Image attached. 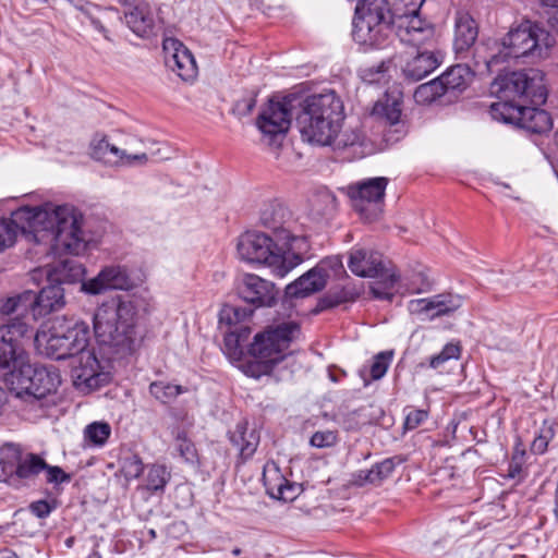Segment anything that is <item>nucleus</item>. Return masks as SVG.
Here are the masks:
<instances>
[{
  "label": "nucleus",
  "mask_w": 558,
  "mask_h": 558,
  "mask_svg": "<svg viewBox=\"0 0 558 558\" xmlns=\"http://www.w3.org/2000/svg\"><path fill=\"white\" fill-rule=\"evenodd\" d=\"M16 384L21 389L17 395L32 407L48 408L54 404L51 397L61 384V376L52 364L28 366L20 371Z\"/></svg>",
  "instance_id": "nucleus-11"
},
{
  "label": "nucleus",
  "mask_w": 558,
  "mask_h": 558,
  "mask_svg": "<svg viewBox=\"0 0 558 558\" xmlns=\"http://www.w3.org/2000/svg\"><path fill=\"white\" fill-rule=\"evenodd\" d=\"M44 274L48 282H57L61 286L63 283H76L82 281L85 268L77 260L66 258L52 267L35 269L32 272V278L36 280Z\"/></svg>",
  "instance_id": "nucleus-21"
},
{
  "label": "nucleus",
  "mask_w": 558,
  "mask_h": 558,
  "mask_svg": "<svg viewBox=\"0 0 558 558\" xmlns=\"http://www.w3.org/2000/svg\"><path fill=\"white\" fill-rule=\"evenodd\" d=\"M166 65L183 81H191L197 74L196 61L192 52L177 38L167 37L162 41Z\"/></svg>",
  "instance_id": "nucleus-18"
},
{
  "label": "nucleus",
  "mask_w": 558,
  "mask_h": 558,
  "mask_svg": "<svg viewBox=\"0 0 558 558\" xmlns=\"http://www.w3.org/2000/svg\"><path fill=\"white\" fill-rule=\"evenodd\" d=\"M402 93L398 87L388 89L381 98H379L372 110V116L384 120L390 126L401 123Z\"/></svg>",
  "instance_id": "nucleus-23"
},
{
  "label": "nucleus",
  "mask_w": 558,
  "mask_h": 558,
  "mask_svg": "<svg viewBox=\"0 0 558 558\" xmlns=\"http://www.w3.org/2000/svg\"><path fill=\"white\" fill-rule=\"evenodd\" d=\"M353 301V295L345 289H339L335 291H329L326 293L318 303L320 310H327L336 307L342 303H347Z\"/></svg>",
  "instance_id": "nucleus-45"
},
{
  "label": "nucleus",
  "mask_w": 558,
  "mask_h": 558,
  "mask_svg": "<svg viewBox=\"0 0 558 558\" xmlns=\"http://www.w3.org/2000/svg\"><path fill=\"white\" fill-rule=\"evenodd\" d=\"M391 359V352H380L377 355H375L373 363L371 365L372 379L378 380L385 376Z\"/></svg>",
  "instance_id": "nucleus-48"
},
{
  "label": "nucleus",
  "mask_w": 558,
  "mask_h": 558,
  "mask_svg": "<svg viewBox=\"0 0 558 558\" xmlns=\"http://www.w3.org/2000/svg\"><path fill=\"white\" fill-rule=\"evenodd\" d=\"M230 332L235 333L236 336H241V342L244 344L248 339L251 328L247 326H240L236 327L234 330H231Z\"/></svg>",
  "instance_id": "nucleus-61"
},
{
  "label": "nucleus",
  "mask_w": 558,
  "mask_h": 558,
  "mask_svg": "<svg viewBox=\"0 0 558 558\" xmlns=\"http://www.w3.org/2000/svg\"><path fill=\"white\" fill-rule=\"evenodd\" d=\"M57 508L54 501H48L46 499L36 500L29 504L28 509L31 513L39 519H46Z\"/></svg>",
  "instance_id": "nucleus-52"
},
{
  "label": "nucleus",
  "mask_w": 558,
  "mask_h": 558,
  "mask_svg": "<svg viewBox=\"0 0 558 558\" xmlns=\"http://www.w3.org/2000/svg\"><path fill=\"white\" fill-rule=\"evenodd\" d=\"M15 242V230L7 221V218H0V253L11 247Z\"/></svg>",
  "instance_id": "nucleus-51"
},
{
  "label": "nucleus",
  "mask_w": 558,
  "mask_h": 558,
  "mask_svg": "<svg viewBox=\"0 0 558 558\" xmlns=\"http://www.w3.org/2000/svg\"><path fill=\"white\" fill-rule=\"evenodd\" d=\"M295 123L304 141L318 145H331L340 131L342 101L335 92L312 95L299 102Z\"/></svg>",
  "instance_id": "nucleus-4"
},
{
  "label": "nucleus",
  "mask_w": 558,
  "mask_h": 558,
  "mask_svg": "<svg viewBox=\"0 0 558 558\" xmlns=\"http://www.w3.org/2000/svg\"><path fill=\"white\" fill-rule=\"evenodd\" d=\"M372 474L369 470H360L352 474L351 483L354 486L362 487L364 485H372Z\"/></svg>",
  "instance_id": "nucleus-55"
},
{
  "label": "nucleus",
  "mask_w": 558,
  "mask_h": 558,
  "mask_svg": "<svg viewBox=\"0 0 558 558\" xmlns=\"http://www.w3.org/2000/svg\"><path fill=\"white\" fill-rule=\"evenodd\" d=\"M32 329L22 318H14L0 328V340L7 341L15 347H23L21 341L31 337Z\"/></svg>",
  "instance_id": "nucleus-33"
},
{
  "label": "nucleus",
  "mask_w": 558,
  "mask_h": 558,
  "mask_svg": "<svg viewBox=\"0 0 558 558\" xmlns=\"http://www.w3.org/2000/svg\"><path fill=\"white\" fill-rule=\"evenodd\" d=\"M462 305L459 295L450 293L437 294L427 299H416L409 302V310L412 314H425L428 318L448 315Z\"/></svg>",
  "instance_id": "nucleus-19"
},
{
  "label": "nucleus",
  "mask_w": 558,
  "mask_h": 558,
  "mask_svg": "<svg viewBox=\"0 0 558 558\" xmlns=\"http://www.w3.org/2000/svg\"><path fill=\"white\" fill-rule=\"evenodd\" d=\"M489 112L494 120L513 124L534 134L547 133L553 128L550 114L536 107L492 104Z\"/></svg>",
  "instance_id": "nucleus-13"
},
{
  "label": "nucleus",
  "mask_w": 558,
  "mask_h": 558,
  "mask_svg": "<svg viewBox=\"0 0 558 558\" xmlns=\"http://www.w3.org/2000/svg\"><path fill=\"white\" fill-rule=\"evenodd\" d=\"M125 23L130 29L140 37H149L154 34L155 17L148 3L140 2L124 13Z\"/></svg>",
  "instance_id": "nucleus-29"
},
{
  "label": "nucleus",
  "mask_w": 558,
  "mask_h": 558,
  "mask_svg": "<svg viewBox=\"0 0 558 558\" xmlns=\"http://www.w3.org/2000/svg\"><path fill=\"white\" fill-rule=\"evenodd\" d=\"M349 269L359 277L373 278L369 291L375 299L391 301L397 293L400 276L387 268L383 255L365 248H352L348 259Z\"/></svg>",
  "instance_id": "nucleus-9"
},
{
  "label": "nucleus",
  "mask_w": 558,
  "mask_h": 558,
  "mask_svg": "<svg viewBox=\"0 0 558 558\" xmlns=\"http://www.w3.org/2000/svg\"><path fill=\"white\" fill-rule=\"evenodd\" d=\"M488 46L486 44H481L475 47L473 59H474V66L478 71H483L481 69V65L486 70L487 72H493L494 66L499 64L500 62H504L502 60V51L499 49L498 52H492L488 53Z\"/></svg>",
  "instance_id": "nucleus-35"
},
{
  "label": "nucleus",
  "mask_w": 558,
  "mask_h": 558,
  "mask_svg": "<svg viewBox=\"0 0 558 558\" xmlns=\"http://www.w3.org/2000/svg\"><path fill=\"white\" fill-rule=\"evenodd\" d=\"M425 0H362L355 9L352 37L361 46L383 48L393 36L417 46L433 36L434 29L418 12Z\"/></svg>",
  "instance_id": "nucleus-1"
},
{
  "label": "nucleus",
  "mask_w": 558,
  "mask_h": 558,
  "mask_svg": "<svg viewBox=\"0 0 558 558\" xmlns=\"http://www.w3.org/2000/svg\"><path fill=\"white\" fill-rule=\"evenodd\" d=\"M34 342L40 354L57 361L69 360L73 383L82 390L100 387L107 377L89 347V327L84 322L56 317L37 330Z\"/></svg>",
  "instance_id": "nucleus-2"
},
{
  "label": "nucleus",
  "mask_w": 558,
  "mask_h": 558,
  "mask_svg": "<svg viewBox=\"0 0 558 558\" xmlns=\"http://www.w3.org/2000/svg\"><path fill=\"white\" fill-rule=\"evenodd\" d=\"M554 44V37L545 28L525 21L504 38L502 60L523 57L543 58Z\"/></svg>",
  "instance_id": "nucleus-10"
},
{
  "label": "nucleus",
  "mask_w": 558,
  "mask_h": 558,
  "mask_svg": "<svg viewBox=\"0 0 558 558\" xmlns=\"http://www.w3.org/2000/svg\"><path fill=\"white\" fill-rule=\"evenodd\" d=\"M401 462V458L392 457L384 459L383 461L373 465L372 469H369L373 477L372 485L379 486L385 480H387L392 474L396 465Z\"/></svg>",
  "instance_id": "nucleus-38"
},
{
  "label": "nucleus",
  "mask_w": 558,
  "mask_h": 558,
  "mask_svg": "<svg viewBox=\"0 0 558 558\" xmlns=\"http://www.w3.org/2000/svg\"><path fill=\"white\" fill-rule=\"evenodd\" d=\"M170 478V474L166 466L155 464L147 474L146 487L148 490L157 492L162 490Z\"/></svg>",
  "instance_id": "nucleus-41"
},
{
  "label": "nucleus",
  "mask_w": 558,
  "mask_h": 558,
  "mask_svg": "<svg viewBox=\"0 0 558 558\" xmlns=\"http://www.w3.org/2000/svg\"><path fill=\"white\" fill-rule=\"evenodd\" d=\"M82 551L86 553L85 558H101L97 545L94 543L82 546Z\"/></svg>",
  "instance_id": "nucleus-60"
},
{
  "label": "nucleus",
  "mask_w": 558,
  "mask_h": 558,
  "mask_svg": "<svg viewBox=\"0 0 558 558\" xmlns=\"http://www.w3.org/2000/svg\"><path fill=\"white\" fill-rule=\"evenodd\" d=\"M444 85L439 78H434L416 87L413 97L416 104L427 105L444 96Z\"/></svg>",
  "instance_id": "nucleus-34"
},
{
  "label": "nucleus",
  "mask_w": 558,
  "mask_h": 558,
  "mask_svg": "<svg viewBox=\"0 0 558 558\" xmlns=\"http://www.w3.org/2000/svg\"><path fill=\"white\" fill-rule=\"evenodd\" d=\"M12 469V460L11 457L9 458H1L0 459V482L7 483L9 486H11V475L9 473V470Z\"/></svg>",
  "instance_id": "nucleus-56"
},
{
  "label": "nucleus",
  "mask_w": 558,
  "mask_h": 558,
  "mask_svg": "<svg viewBox=\"0 0 558 558\" xmlns=\"http://www.w3.org/2000/svg\"><path fill=\"white\" fill-rule=\"evenodd\" d=\"M391 66V60H383L378 64L371 65L362 70V78L366 83L374 84L385 80L387 72Z\"/></svg>",
  "instance_id": "nucleus-46"
},
{
  "label": "nucleus",
  "mask_w": 558,
  "mask_h": 558,
  "mask_svg": "<svg viewBox=\"0 0 558 558\" xmlns=\"http://www.w3.org/2000/svg\"><path fill=\"white\" fill-rule=\"evenodd\" d=\"M238 295L255 307H271L277 302L278 291L271 281L254 274H244L236 282Z\"/></svg>",
  "instance_id": "nucleus-16"
},
{
  "label": "nucleus",
  "mask_w": 558,
  "mask_h": 558,
  "mask_svg": "<svg viewBox=\"0 0 558 558\" xmlns=\"http://www.w3.org/2000/svg\"><path fill=\"white\" fill-rule=\"evenodd\" d=\"M461 354V347L459 343H447L440 353L433 355L428 359V366L430 368L437 369L439 368L445 362L454 359L458 360Z\"/></svg>",
  "instance_id": "nucleus-43"
},
{
  "label": "nucleus",
  "mask_w": 558,
  "mask_h": 558,
  "mask_svg": "<svg viewBox=\"0 0 558 558\" xmlns=\"http://www.w3.org/2000/svg\"><path fill=\"white\" fill-rule=\"evenodd\" d=\"M135 282L126 267L121 265L105 266L96 277L82 282V291L88 294H100L108 290H131Z\"/></svg>",
  "instance_id": "nucleus-17"
},
{
  "label": "nucleus",
  "mask_w": 558,
  "mask_h": 558,
  "mask_svg": "<svg viewBox=\"0 0 558 558\" xmlns=\"http://www.w3.org/2000/svg\"><path fill=\"white\" fill-rule=\"evenodd\" d=\"M440 62L439 53L421 51L405 62L402 72L405 78L416 82L430 74Z\"/></svg>",
  "instance_id": "nucleus-28"
},
{
  "label": "nucleus",
  "mask_w": 558,
  "mask_h": 558,
  "mask_svg": "<svg viewBox=\"0 0 558 558\" xmlns=\"http://www.w3.org/2000/svg\"><path fill=\"white\" fill-rule=\"evenodd\" d=\"M64 305V291L57 282H48L36 295L33 292L31 307L34 317H41Z\"/></svg>",
  "instance_id": "nucleus-22"
},
{
  "label": "nucleus",
  "mask_w": 558,
  "mask_h": 558,
  "mask_svg": "<svg viewBox=\"0 0 558 558\" xmlns=\"http://www.w3.org/2000/svg\"><path fill=\"white\" fill-rule=\"evenodd\" d=\"M0 558H20L14 551L8 548L0 549Z\"/></svg>",
  "instance_id": "nucleus-63"
},
{
  "label": "nucleus",
  "mask_w": 558,
  "mask_h": 558,
  "mask_svg": "<svg viewBox=\"0 0 558 558\" xmlns=\"http://www.w3.org/2000/svg\"><path fill=\"white\" fill-rule=\"evenodd\" d=\"M473 73L468 65L456 64L438 76L445 93H462L470 84Z\"/></svg>",
  "instance_id": "nucleus-32"
},
{
  "label": "nucleus",
  "mask_w": 558,
  "mask_h": 558,
  "mask_svg": "<svg viewBox=\"0 0 558 558\" xmlns=\"http://www.w3.org/2000/svg\"><path fill=\"white\" fill-rule=\"evenodd\" d=\"M33 300V292L25 291L22 294L7 298L0 302V313L3 315H11L16 312L22 305H31Z\"/></svg>",
  "instance_id": "nucleus-42"
},
{
  "label": "nucleus",
  "mask_w": 558,
  "mask_h": 558,
  "mask_svg": "<svg viewBox=\"0 0 558 558\" xmlns=\"http://www.w3.org/2000/svg\"><path fill=\"white\" fill-rule=\"evenodd\" d=\"M144 471V463L138 454L130 453L121 460V472L126 480L140 477Z\"/></svg>",
  "instance_id": "nucleus-44"
},
{
  "label": "nucleus",
  "mask_w": 558,
  "mask_h": 558,
  "mask_svg": "<svg viewBox=\"0 0 558 558\" xmlns=\"http://www.w3.org/2000/svg\"><path fill=\"white\" fill-rule=\"evenodd\" d=\"M428 417L426 410L410 408L405 415L403 427L407 430H412L422 425Z\"/></svg>",
  "instance_id": "nucleus-50"
},
{
  "label": "nucleus",
  "mask_w": 558,
  "mask_h": 558,
  "mask_svg": "<svg viewBox=\"0 0 558 558\" xmlns=\"http://www.w3.org/2000/svg\"><path fill=\"white\" fill-rule=\"evenodd\" d=\"M148 160V156L145 153L129 155L125 153L123 156V160H121L120 165L122 166H132L134 163H144Z\"/></svg>",
  "instance_id": "nucleus-57"
},
{
  "label": "nucleus",
  "mask_w": 558,
  "mask_h": 558,
  "mask_svg": "<svg viewBox=\"0 0 558 558\" xmlns=\"http://www.w3.org/2000/svg\"><path fill=\"white\" fill-rule=\"evenodd\" d=\"M92 9L93 8H89V15H87L90 20L92 25L94 26L95 29H97L99 33H101L107 40H110L108 29L102 25V23L98 19L93 16Z\"/></svg>",
  "instance_id": "nucleus-58"
},
{
  "label": "nucleus",
  "mask_w": 558,
  "mask_h": 558,
  "mask_svg": "<svg viewBox=\"0 0 558 558\" xmlns=\"http://www.w3.org/2000/svg\"><path fill=\"white\" fill-rule=\"evenodd\" d=\"M174 449L185 462L191 464L198 462L195 445L192 442V440L187 439L184 432H179L177 434Z\"/></svg>",
  "instance_id": "nucleus-40"
},
{
  "label": "nucleus",
  "mask_w": 558,
  "mask_h": 558,
  "mask_svg": "<svg viewBox=\"0 0 558 558\" xmlns=\"http://www.w3.org/2000/svg\"><path fill=\"white\" fill-rule=\"evenodd\" d=\"M231 444L239 450L243 461L252 458L259 445V434L255 428H248L247 422H239L233 430L229 432Z\"/></svg>",
  "instance_id": "nucleus-30"
},
{
  "label": "nucleus",
  "mask_w": 558,
  "mask_h": 558,
  "mask_svg": "<svg viewBox=\"0 0 558 558\" xmlns=\"http://www.w3.org/2000/svg\"><path fill=\"white\" fill-rule=\"evenodd\" d=\"M525 449L523 448L522 441L520 438L517 439V442L513 447V452L511 459L524 461Z\"/></svg>",
  "instance_id": "nucleus-59"
},
{
  "label": "nucleus",
  "mask_w": 558,
  "mask_h": 558,
  "mask_svg": "<svg viewBox=\"0 0 558 558\" xmlns=\"http://www.w3.org/2000/svg\"><path fill=\"white\" fill-rule=\"evenodd\" d=\"M288 210L279 203L266 204L260 211V223L274 232L278 241L288 242L294 241L295 238L284 227Z\"/></svg>",
  "instance_id": "nucleus-24"
},
{
  "label": "nucleus",
  "mask_w": 558,
  "mask_h": 558,
  "mask_svg": "<svg viewBox=\"0 0 558 558\" xmlns=\"http://www.w3.org/2000/svg\"><path fill=\"white\" fill-rule=\"evenodd\" d=\"M327 262L323 260L317 266L302 275L286 288V293L290 298H306L313 293L323 290L326 287L329 272Z\"/></svg>",
  "instance_id": "nucleus-20"
},
{
  "label": "nucleus",
  "mask_w": 558,
  "mask_h": 558,
  "mask_svg": "<svg viewBox=\"0 0 558 558\" xmlns=\"http://www.w3.org/2000/svg\"><path fill=\"white\" fill-rule=\"evenodd\" d=\"M136 314L133 301L122 296L104 302L94 314L97 341L118 351H130L134 343Z\"/></svg>",
  "instance_id": "nucleus-5"
},
{
  "label": "nucleus",
  "mask_w": 558,
  "mask_h": 558,
  "mask_svg": "<svg viewBox=\"0 0 558 558\" xmlns=\"http://www.w3.org/2000/svg\"><path fill=\"white\" fill-rule=\"evenodd\" d=\"M523 464H524V461L511 459L508 464L506 477L511 478V480L518 478L519 482H522L523 481V476H522Z\"/></svg>",
  "instance_id": "nucleus-54"
},
{
  "label": "nucleus",
  "mask_w": 558,
  "mask_h": 558,
  "mask_svg": "<svg viewBox=\"0 0 558 558\" xmlns=\"http://www.w3.org/2000/svg\"><path fill=\"white\" fill-rule=\"evenodd\" d=\"M244 344L241 342V336H236L232 332H227L223 339V352L225 354L234 361H240L243 351Z\"/></svg>",
  "instance_id": "nucleus-47"
},
{
  "label": "nucleus",
  "mask_w": 558,
  "mask_h": 558,
  "mask_svg": "<svg viewBox=\"0 0 558 558\" xmlns=\"http://www.w3.org/2000/svg\"><path fill=\"white\" fill-rule=\"evenodd\" d=\"M555 519L558 521V478L556 482V488L554 493V509H553Z\"/></svg>",
  "instance_id": "nucleus-62"
},
{
  "label": "nucleus",
  "mask_w": 558,
  "mask_h": 558,
  "mask_svg": "<svg viewBox=\"0 0 558 558\" xmlns=\"http://www.w3.org/2000/svg\"><path fill=\"white\" fill-rule=\"evenodd\" d=\"M25 362L23 347H15L0 340V379L14 384L13 377L21 371Z\"/></svg>",
  "instance_id": "nucleus-27"
},
{
  "label": "nucleus",
  "mask_w": 558,
  "mask_h": 558,
  "mask_svg": "<svg viewBox=\"0 0 558 558\" xmlns=\"http://www.w3.org/2000/svg\"><path fill=\"white\" fill-rule=\"evenodd\" d=\"M478 36V26L468 12H458L454 23L453 47L457 54L462 56L474 46Z\"/></svg>",
  "instance_id": "nucleus-26"
},
{
  "label": "nucleus",
  "mask_w": 558,
  "mask_h": 558,
  "mask_svg": "<svg viewBox=\"0 0 558 558\" xmlns=\"http://www.w3.org/2000/svg\"><path fill=\"white\" fill-rule=\"evenodd\" d=\"M150 395L161 403H170L179 395L184 392V388L179 385H172L165 381H154L149 385Z\"/></svg>",
  "instance_id": "nucleus-37"
},
{
  "label": "nucleus",
  "mask_w": 558,
  "mask_h": 558,
  "mask_svg": "<svg viewBox=\"0 0 558 558\" xmlns=\"http://www.w3.org/2000/svg\"><path fill=\"white\" fill-rule=\"evenodd\" d=\"M338 436L333 430H318L311 437V445L316 448H328L337 444Z\"/></svg>",
  "instance_id": "nucleus-49"
},
{
  "label": "nucleus",
  "mask_w": 558,
  "mask_h": 558,
  "mask_svg": "<svg viewBox=\"0 0 558 558\" xmlns=\"http://www.w3.org/2000/svg\"><path fill=\"white\" fill-rule=\"evenodd\" d=\"M84 217L72 205L46 204L22 207L7 219L15 230L32 233L37 243H49L54 254H83L89 239L83 230Z\"/></svg>",
  "instance_id": "nucleus-3"
},
{
  "label": "nucleus",
  "mask_w": 558,
  "mask_h": 558,
  "mask_svg": "<svg viewBox=\"0 0 558 558\" xmlns=\"http://www.w3.org/2000/svg\"><path fill=\"white\" fill-rule=\"evenodd\" d=\"M12 469L9 470L11 475V487L21 489L35 484L36 478L45 472L46 482L54 486L69 483L71 475L65 473L60 466L49 465L41 457L35 453L21 456L15 453L11 457Z\"/></svg>",
  "instance_id": "nucleus-12"
},
{
  "label": "nucleus",
  "mask_w": 558,
  "mask_h": 558,
  "mask_svg": "<svg viewBox=\"0 0 558 558\" xmlns=\"http://www.w3.org/2000/svg\"><path fill=\"white\" fill-rule=\"evenodd\" d=\"M558 424L553 420H545L531 444V451L534 454H543L546 452L548 444L556 435Z\"/></svg>",
  "instance_id": "nucleus-36"
},
{
  "label": "nucleus",
  "mask_w": 558,
  "mask_h": 558,
  "mask_svg": "<svg viewBox=\"0 0 558 558\" xmlns=\"http://www.w3.org/2000/svg\"><path fill=\"white\" fill-rule=\"evenodd\" d=\"M538 1L542 3V5L555 8L556 9L555 13H558V0H538Z\"/></svg>",
  "instance_id": "nucleus-64"
},
{
  "label": "nucleus",
  "mask_w": 558,
  "mask_h": 558,
  "mask_svg": "<svg viewBox=\"0 0 558 558\" xmlns=\"http://www.w3.org/2000/svg\"><path fill=\"white\" fill-rule=\"evenodd\" d=\"M111 428L108 423L94 422L84 429V438L94 446H102L108 440Z\"/></svg>",
  "instance_id": "nucleus-39"
},
{
  "label": "nucleus",
  "mask_w": 558,
  "mask_h": 558,
  "mask_svg": "<svg viewBox=\"0 0 558 558\" xmlns=\"http://www.w3.org/2000/svg\"><path fill=\"white\" fill-rule=\"evenodd\" d=\"M299 330L295 322H284L256 333L248 348L253 360L243 366L245 375L256 379L269 375L275 365L284 359L286 351Z\"/></svg>",
  "instance_id": "nucleus-7"
},
{
  "label": "nucleus",
  "mask_w": 558,
  "mask_h": 558,
  "mask_svg": "<svg viewBox=\"0 0 558 558\" xmlns=\"http://www.w3.org/2000/svg\"><path fill=\"white\" fill-rule=\"evenodd\" d=\"M387 184L388 179L385 177L369 178L350 184L348 196L354 209L367 220L375 219L381 211Z\"/></svg>",
  "instance_id": "nucleus-15"
},
{
  "label": "nucleus",
  "mask_w": 558,
  "mask_h": 558,
  "mask_svg": "<svg viewBox=\"0 0 558 558\" xmlns=\"http://www.w3.org/2000/svg\"><path fill=\"white\" fill-rule=\"evenodd\" d=\"M244 316L238 307H226L220 313V322H226L228 325H233Z\"/></svg>",
  "instance_id": "nucleus-53"
},
{
  "label": "nucleus",
  "mask_w": 558,
  "mask_h": 558,
  "mask_svg": "<svg viewBox=\"0 0 558 558\" xmlns=\"http://www.w3.org/2000/svg\"><path fill=\"white\" fill-rule=\"evenodd\" d=\"M236 250L242 260L270 267L281 278L303 260L299 253L291 252L290 243L258 231H247L240 235Z\"/></svg>",
  "instance_id": "nucleus-6"
},
{
  "label": "nucleus",
  "mask_w": 558,
  "mask_h": 558,
  "mask_svg": "<svg viewBox=\"0 0 558 558\" xmlns=\"http://www.w3.org/2000/svg\"><path fill=\"white\" fill-rule=\"evenodd\" d=\"M490 92L499 99L496 104L510 106H523L525 101L542 105L547 98L544 75L536 69L498 75L492 83Z\"/></svg>",
  "instance_id": "nucleus-8"
},
{
  "label": "nucleus",
  "mask_w": 558,
  "mask_h": 558,
  "mask_svg": "<svg viewBox=\"0 0 558 558\" xmlns=\"http://www.w3.org/2000/svg\"><path fill=\"white\" fill-rule=\"evenodd\" d=\"M263 482L271 497L282 500L294 498V486L283 476L276 462L269 461L264 465Z\"/></svg>",
  "instance_id": "nucleus-25"
},
{
  "label": "nucleus",
  "mask_w": 558,
  "mask_h": 558,
  "mask_svg": "<svg viewBox=\"0 0 558 558\" xmlns=\"http://www.w3.org/2000/svg\"><path fill=\"white\" fill-rule=\"evenodd\" d=\"M294 96H287L281 101L270 99L256 119V125L268 145H277L289 131L293 117Z\"/></svg>",
  "instance_id": "nucleus-14"
},
{
  "label": "nucleus",
  "mask_w": 558,
  "mask_h": 558,
  "mask_svg": "<svg viewBox=\"0 0 558 558\" xmlns=\"http://www.w3.org/2000/svg\"><path fill=\"white\" fill-rule=\"evenodd\" d=\"M90 155L95 160L119 166L125 151L111 144L106 134L96 133L90 141Z\"/></svg>",
  "instance_id": "nucleus-31"
}]
</instances>
